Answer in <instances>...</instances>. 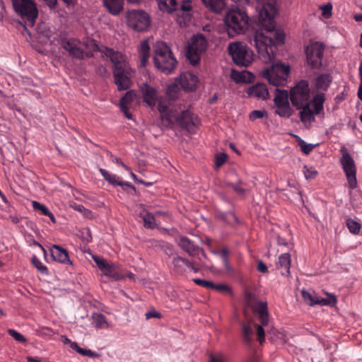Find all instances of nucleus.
I'll return each instance as SVG.
<instances>
[{
	"mask_svg": "<svg viewBox=\"0 0 362 362\" xmlns=\"http://www.w3.org/2000/svg\"><path fill=\"white\" fill-rule=\"evenodd\" d=\"M71 347L82 356H88L90 358H93L97 356V354L93 352L90 349H85L81 348L80 346H78V345L77 344L76 342H72Z\"/></svg>",
	"mask_w": 362,
	"mask_h": 362,
	"instance_id": "nucleus-38",
	"label": "nucleus"
},
{
	"mask_svg": "<svg viewBox=\"0 0 362 362\" xmlns=\"http://www.w3.org/2000/svg\"><path fill=\"white\" fill-rule=\"evenodd\" d=\"M279 267L284 269L281 271L282 275H287L290 273L291 255L288 253H284L279 257Z\"/></svg>",
	"mask_w": 362,
	"mask_h": 362,
	"instance_id": "nucleus-30",
	"label": "nucleus"
},
{
	"mask_svg": "<svg viewBox=\"0 0 362 362\" xmlns=\"http://www.w3.org/2000/svg\"><path fill=\"white\" fill-rule=\"evenodd\" d=\"M172 264L174 267V269L177 272H183V269H182V266L183 265H185V266H191V262L185 259V258H182V257H175L173 258V261H172Z\"/></svg>",
	"mask_w": 362,
	"mask_h": 362,
	"instance_id": "nucleus-35",
	"label": "nucleus"
},
{
	"mask_svg": "<svg viewBox=\"0 0 362 362\" xmlns=\"http://www.w3.org/2000/svg\"><path fill=\"white\" fill-rule=\"evenodd\" d=\"M262 4L259 8L253 42L257 52L265 59L274 57L276 46L284 42L285 34L276 28L274 17L277 13L275 0H257Z\"/></svg>",
	"mask_w": 362,
	"mask_h": 362,
	"instance_id": "nucleus-1",
	"label": "nucleus"
},
{
	"mask_svg": "<svg viewBox=\"0 0 362 362\" xmlns=\"http://www.w3.org/2000/svg\"><path fill=\"white\" fill-rule=\"evenodd\" d=\"M206 39L202 34L194 35L187 49V57L192 65L197 64L200 61L201 54L207 48Z\"/></svg>",
	"mask_w": 362,
	"mask_h": 362,
	"instance_id": "nucleus-11",
	"label": "nucleus"
},
{
	"mask_svg": "<svg viewBox=\"0 0 362 362\" xmlns=\"http://www.w3.org/2000/svg\"><path fill=\"white\" fill-rule=\"evenodd\" d=\"M204 6L215 13H221L226 8L225 0H202Z\"/></svg>",
	"mask_w": 362,
	"mask_h": 362,
	"instance_id": "nucleus-28",
	"label": "nucleus"
},
{
	"mask_svg": "<svg viewBox=\"0 0 362 362\" xmlns=\"http://www.w3.org/2000/svg\"><path fill=\"white\" fill-rule=\"evenodd\" d=\"M209 362H226L223 356H211Z\"/></svg>",
	"mask_w": 362,
	"mask_h": 362,
	"instance_id": "nucleus-58",
	"label": "nucleus"
},
{
	"mask_svg": "<svg viewBox=\"0 0 362 362\" xmlns=\"http://www.w3.org/2000/svg\"><path fill=\"white\" fill-rule=\"evenodd\" d=\"M267 115V112L264 110H253L250 112L249 117L250 119L253 121L257 119L264 117Z\"/></svg>",
	"mask_w": 362,
	"mask_h": 362,
	"instance_id": "nucleus-49",
	"label": "nucleus"
},
{
	"mask_svg": "<svg viewBox=\"0 0 362 362\" xmlns=\"http://www.w3.org/2000/svg\"><path fill=\"white\" fill-rule=\"evenodd\" d=\"M181 88L180 85L176 80L175 83L168 86L166 93L170 100H175L178 96V93Z\"/></svg>",
	"mask_w": 362,
	"mask_h": 362,
	"instance_id": "nucleus-34",
	"label": "nucleus"
},
{
	"mask_svg": "<svg viewBox=\"0 0 362 362\" xmlns=\"http://www.w3.org/2000/svg\"><path fill=\"white\" fill-rule=\"evenodd\" d=\"M264 325H258L257 324L252 322H242V336L244 341L246 344H250L253 340L255 329L258 341L260 344H262L265 339L264 330L262 327Z\"/></svg>",
	"mask_w": 362,
	"mask_h": 362,
	"instance_id": "nucleus-19",
	"label": "nucleus"
},
{
	"mask_svg": "<svg viewBox=\"0 0 362 362\" xmlns=\"http://www.w3.org/2000/svg\"><path fill=\"white\" fill-rule=\"evenodd\" d=\"M227 156L225 153H221L216 157V166L217 168L221 167L226 162Z\"/></svg>",
	"mask_w": 362,
	"mask_h": 362,
	"instance_id": "nucleus-52",
	"label": "nucleus"
},
{
	"mask_svg": "<svg viewBox=\"0 0 362 362\" xmlns=\"http://www.w3.org/2000/svg\"><path fill=\"white\" fill-rule=\"evenodd\" d=\"M332 81V77L330 74H321L315 78V86L317 91H327Z\"/></svg>",
	"mask_w": 362,
	"mask_h": 362,
	"instance_id": "nucleus-27",
	"label": "nucleus"
},
{
	"mask_svg": "<svg viewBox=\"0 0 362 362\" xmlns=\"http://www.w3.org/2000/svg\"><path fill=\"white\" fill-rule=\"evenodd\" d=\"M232 189L238 194H242L244 192V189L242 188L238 184H231L230 185Z\"/></svg>",
	"mask_w": 362,
	"mask_h": 362,
	"instance_id": "nucleus-57",
	"label": "nucleus"
},
{
	"mask_svg": "<svg viewBox=\"0 0 362 362\" xmlns=\"http://www.w3.org/2000/svg\"><path fill=\"white\" fill-rule=\"evenodd\" d=\"M46 216L50 218V220L52 221V223H56V218H55L54 214L50 211L48 212V214H47Z\"/></svg>",
	"mask_w": 362,
	"mask_h": 362,
	"instance_id": "nucleus-64",
	"label": "nucleus"
},
{
	"mask_svg": "<svg viewBox=\"0 0 362 362\" xmlns=\"http://www.w3.org/2000/svg\"><path fill=\"white\" fill-rule=\"evenodd\" d=\"M93 322L98 329H107L109 327L106 317L101 313H94L93 315Z\"/></svg>",
	"mask_w": 362,
	"mask_h": 362,
	"instance_id": "nucleus-32",
	"label": "nucleus"
},
{
	"mask_svg": "<svg viewBox=\"0 0 362 362\" xmlns=\"http://www.w3.org/2000/svg\"><path fill=\"white\" fill-rule=\"evenodd\" d=\"M27 361L28 362H41L40 359L37 358L32 357V356H28L27 357Z\"/></svg>",
	"mask_w": 362,
	"mask_h": 362,
	"instance_id": "nucleus-63",
	"label": "nucleus"
},
{
	"mask_svg": "<svg viewBox=\"0 0 362 362\" xmlns=\"http://www.w3.org/2000/svg\"><path fill=\"white\" fill-rule=\"evenodd\" d=\"M339 151L341 154L340 164L345 173L350 188L354 189L357 186L356 168L354 160L345 146H341Z\"/></svg>",
	"mask_w": 362,
	"mask_h": 362,
	"instance_id": "nucleus-13",
	"label": "nucleus"
},
{
	"mask_svg": "<svg viewBox=\"0 0 362 362\" xmlns=\"http://www.w3.org/2000/svg\"><path fill=\"white\" fill-rule=\"evenodd\" d=\"M150 47L147 41L141 42L139 48V58L141 66H145L149 58Z\"/></svg>",
	"mask_w": 362,
	"mask_h": 362,
	"instance_id": "nucleus-31",
	"label": "nucleus"
},
{
	"mask_svg": "<svg viewBox=\"0 0 362 362\" xmlns=\"http://www.w3.org/2000/svg\"><path fill=\"white\" fill-rule=\"evenodd\" d=\"M158 8L160 11L167 13L177 11L178 22L181 25L182 23L186 25L190 21L191 16L189 12L192 10L191 1L187 0H157Z\"/></svg>",
	"mask_w": 362,
	"mask_h": 362,
	"instance_id": "nucleus-6",
	"label": "nucleus"
},
{
	"mask_svg": "<svg viewBox=\"0 0 362 362\" xmlns=\"http://www.w3.org/2000/svg\"><path fill=\"white\" fill-rule=\"evenodd\" d=\"M247 93L250 97L266 100L269 97V90L264 83H257L247 88Z\"/></svg>",
	"mask_w": 362,
	"mask_h": 362,
	"instance_id": "nucleus-25",
	"label": "nucleus"
},
{
	"mask_svg": "<svg viewBox=\"0 0 362 362\" xmlns=\"http://www.w3.org/2000/svg\"><path fill=\"white\" fill-rule=\"evenodd\" d=\"M274 98V105L276 107L275 113L280 117H289L292 114L288 102V94L286 90L276 88Z\"/></svg>",
	"mask_w": 362,
	"mask_h": 362,
	"instance_id": "nucleus-18",
	"label": "nucleus"
},
{
	"mask_svg": "<svg viewBox=\"0 0 362 362\" xmlns=\"http://www.w3.org/2000/svg\"><path fill=\"white\" fill-rule=\"evenodd\" d=\"M137 94L136 92L134 90H130L127 91L125 95L120 99V105H129L132 102L136 99Z\"/></svg>",
	"mask_w": 362,
	"mask_h": 362,
	"instance_id": "nucleus-36",
	"label": "nucleus"
},
{
	"mask_svg": "<svg viewBox=\"0 0 362 362\" xmlns=\"http://www.w3.org/2000/svg\"><path fill=\"white\" fill-rule=\"evenodd\" d=\"M298 144L301 150V151L305 154V155H308L310 154V153L313 150V148H315V146L314 145H312L310 144H307L305 143V141H303V139H299L298 141Z\"/></svg>",
	"mask_w": 362,
	"mask_h": 362,
	"instance_id": "nucleus-43",
	"label": "nucleus"
},
{
	"mask_svg": "<svg viewBox=\"0 0 362 362\" xmlns=\"http://www.w3.org/2000/svg\"><path fill=\"white\" fill-rule=\"evenodd\" d=\"M327 298H320L319 305H328V306H331V307L335 306V305L337 304V302L336 296L333 294H329V293H327Z\"/></svg>",
	"mask_w": 362,
	"mask_h": 362,
	"instance_id": "nucleus-41",
	"label": "nucleus"
},
{
	"mask_svg": "<svg viewBox=\"0 0 362 362\" xmlns=\"http://www.w3.org/2000/svg\"><path fill=\"white\" fill-rule=\"evenodd\" d=\"M120 108L127 119H132V114L129 111V107L128 105H120Z\"/></svg>",
	"mask_w": 362,
	"mask_h": 362,
	"instance_id": "nucleus-56",
	"label": "nucleus"
},
{
	"mask_svg": "<svg viewBox=\"0 0 362 362\" xmlns=\"http://www.w3.org/2000/svg\"><path fill=\"white\" fill-rule=\"evenodd\" d=\"M93 259L98 267L105 276H110L115 280L121 279L122 276L114 264L109 263L107 260L98 256H94Z\"/></svg>",
	"mask_w": 362,
	"mask_h": 362,
	"instance_id": "nucleus-20",
	"label": "nucleus"
},
{
	"mask_svg": "<svg viewBox=\"0 0 362 362\" xmlns=\"http://www.w3.org/2000/svg\"><path fill=\"white\" fill-rule=\"evenodd\" d=\"M153 62L155 66L165 74H172L177 63L171 49L163 42H157L154 46Z\"/></svg>",
	"mask_w": 362,
	"mask_h": 362,
	"instance_id": "nucleus-4",
	"label": "nucleus"
},
{
	"mask_svg": "<svg viewBox=\"0 0 362 362\" xmlns=\"http://www.w3.org/2000/svg\"><path fill=\"white\" fill-rule=\"evenodd\" d=\"M247 76H249L248 72H246V71H243L241 73L238 72L236 74H233V79L237 83H241V82L247 83V82H248V80L247 79Z\"/></svg>",
	"mask_w": 362,
	"mask_h": 362,
	"instance_id": "nucleus-48",
	"label": "nucleus"
},
{
	"mask_svg": "<svg viewBox=\"0 0 362 362\" xmlns=\"http://www.w3.org/2000/svg\"><path fill=\"white\" fill-rule=\"evenodd\" d=\"M193 281L197 285H199V286L206 288L207 289L211 290V286H213L212 281H206V280L201 279H194Z\"/></svg>",
	"mask_w": 362,
	"mask_h": 362,
	"instance_id": "nucleus-50",
	"label": "nucleus"
},
{
	"mask_svg": "<svg viewBox=\"0 0 362 362\" xmlns=\"http://www.w3.org/2000/svg\"><path fill=\"white\" fill-rule=\"evenodd\" d=\"M224 23L230 37L243 33L250 26L249 18L245 8L229 10L224 17Z\"/></svg>",
	"mask_w": 362,
	"mask_h": 362,
	"instance_id": "nucleus-5",
	"label": "nucleus"
},
{
	"mask_svg": "<svg viewBox=\"0 0 362 362\" xmlns=\"http://www.w3.org/2000/svg\"><path fill=\"white\" fill-rule=\"evenodd\" d=\"M144 226L147 228H154L156 227V220L153 215L151 213H146L143 215Z\"/></svg>",
	"mask_w": 362,
	"mask_h": 362,
	"instance_id": "nucleus-40",
	"label": "nucleus"
},
{
	"mask_svg": "<svg viewBox=\"0 0 362 362\" xmlns=\"http://www.w3.org/2000/svg\"><path fill=\"white\" fill-rule=\"evenodd\" d=\"M158 109L161 115L163 123L171 126L176 123L182 129H185L190 134L195 133L199 123L198 117L189 110H184L180 107V112L177 109L171 107L170 102L160 100Z\"/></svg>",
	"mask_w": 362,
	"mask_h": 362,
	"instance_id": "nucleus-2",
	"label": "nucleus"
},
{
	"mask_svg": "<svg viewBox=\"0 0 362 362\" xmlns=\"http://www.w3.org/2000/svg\"><path fill=\"white\" fill-rule=\"evenodd\" d=\"M221 218L227 223L233 225L238 223V218L234 213L229 211L221 215Z\"/></svg>",
	"mask_w": 362,
	"mask_h": 362,
	"instance_id": "nucleus-42",
	"label": "nucleus"
},
{
	"mask_svg": "<svg viewBox=\"0 0 362 362\" xmlns=\"http://www.w3.org/2000/svg\"><path fill=\"white\" fill-rule=\"evenodd\" d=\"M60 45L74 59H83L85 57H90L91 56L90 53L85 52L83 45L78 39L62 38Z\"/></svg>",
	"mask_w": 362,
	"mask_h": 362,
	"instance_id": "nucleus-15",
	"label": "nucleus"
},
{
	"mask_svg": "<svg viewBox=\"0 0 362 362\" xmlns=\"http://www.w3.org/2000/svg\"><path fill=\"white\" fill-rule=\"evenodd\" d=\"M127 25L134 30H146L150 25V18L147 13L141 10H132L127 16Z\"/></svg>",
	"mask_w": 362,
	"mask_h": 362,
	"instance_id": "nucleus-14",
	"label": "nucleus"
},
{
	"mask_svg": "<svg viewBox=\"0 0 362 362\" xmlns=\"http://www.w3.org/2000/svg\"><path fill=\"white\" fill-rule=\"evenodd\" d=\"M32 263L35 267H36L41 273L46 274L47 273V268L45 266L42 262L37 258L36 257H33L32 258Z\"/></svg>",
	"mask_w": 362,
	"mask_h": 362,
	"instance_id": "nucleus-45",
	"label": "nucleus"
},
{
	"mask_svg": "<svg viewBox=\"0 0 362 362\" xmlns=\"http://www.w3.org/2000/svg\"><path fill=\"white\" fill-rule=\"evenodd\" d=\"M258 272L261 273H267L268 272L267 265L262 261L259 260L257 262V267Z\"/></svg>",
	"mask_w": 362,
	"mask_h": 362,
	"instance_id": "nucleus-55",
	"label": "nucleus"
},
{
	"mask_svg": "<svg viewBox=\"0 0 362 362\" xmlns=\"http://www.w3.org/2000/svg\"><path fill=\"white\" fill-rule=\"evenodd\" d=\"M228 52L238 66H247L252 61V52L242 42L230 43Z\"/></svg>",
	"mask_w": 362,
	"mask_h": 362,
	"instance_id": "nucleus-12",
	"label": "nucleus"
},
{
	"mask_svg": "<svg viewBox=\"0 0 362 362\" xmlns=\"http://www.w3.org/2000/svg\"><path fill=\"white\" fill-rule=\"evenodd\" d=\"M14 11L22 20L33 26L38 16V10L33 0H11Z\"/></svg>",
	"mask_w": 362,
	"mask_h": 362,
	"instance_id": "nucleus-7",
	"label": "nucleus"
},
{
	"mask_svg": "<svg viewBox=\"0 0 362 362\" xmlns=\"http://www.w3.org/2000/svg\"><path fill=\"white\" fill-rule=\"evenodd\" d=\"M324 50L325 46L318 42L307 47L305 50L307 62L313 69H320L322 66Z\"/></svg>",
	"mask_w": 362,
	"mask_h": 362,
	"instance_id": "nucleus-17",
	"label": "nucleus"
},
{
	"mask_svg": "<svg viewBox=\"0 0 362 362\" xmlns=\"http://www.w3.org/2000/svg\"><path fill=\"white\" fill-rule=\"evenodd\" d=\"M244 300L246 305L252 308L261 325H267L269 322V313L267 302L257 300L255 295L248 291H245L244 293Z\"/></svg>",
	"mask_w": 362,
	"mask_h": 362,
	"instance_id": "nucleus-10",
	"label": "nucleus"
},
{
	"mask_svg": "<svg viewBox=\"0 0 362 362\" xmlns=\"http://www.w3.org/2000/svg\"><path fill=\"white\" fill-rule=\"evenodd\" d=\"M309 98L310 88L306 81H300L291 90L290 99L292 105L296 108L310 103Z\"/></svg>",
	"mask_w": 362,
	"mask_h": 362,
	"instance_id": "nucleus-16",
	"label": "nucleus"
},
{
	"mask_svg": "<svg viewBox=\"0 0 362 362\" xmlns=\"http://www.w3.org/2000/svg\"><path fill=\"white\" fill-rule=\"evenodd\" d=\"M346 226L350 233L353 234H359L361 230V224L352 218L346 219Z\"/></svg>",
	"mask_w": 362,
	"mask_h": 362,
	"instance_id": "nucleus-39",
	"label": "nucleus"
},
{
	"mask_svg": "<svg viewBox=\"0 0 362 362\" xmlns=\"http://www.w3.org/2000/svg\"><path fill=\"white\" fill-rule=\"evenodd\" d=\"M124 0H103V3L107 11L113 14H119L123 9ZM128 2L137 4L140 0H127Z\"/></svg>",
	"mask_w": 362,
	"mask_h": 362,
	"instance_id": "nucleus-26",
	"label": "nucleus"
},
{
	"mask_svg": "<svg viewBox=\"0 0 362 362\" xmlns=\"http://www.w3.org/2000/svg\"><path fill=\"white\" fill-rule=\"evenodd\" d=\"M104 54L114 65L113 77L119 90H127L132 84V69L127 62L126 57L112 48L105 47Z\"/></svg>",
	"mask_w": 362,
	"mask_h": 362,
	"instance_id": "nucleus-3",
	"label": "nucleus"
},
{
	"mask_svg": "<svg viewBox=\"0 0 362 362\" xmlns=\"http://www.w3.org/2000/svg\"><path fill=\"white\" fill-rule=\"evenodd\" d=\"M32 206L34 210L40 211L41 214L45 216L48 214V212L49 211L47 207L37 201H33Z\"/></svg>",
	"mask_w": 362,
	"mask_h": 362,
	"instance_id": "nucleus-46",
	"label": "nucleus"
},
{
	"mask_svg": "<svg viewBox=\"0 0 362 362\" xmlns=\"http://www.w3.org/2000/svg\"><path fill=\"white\" fill-rule=\"evenodd\" d=\"M140 88L144 102L149 106H154L157 101L156 90L147 83L142 84Z\"/></svg>",
	"mask_w": 362,
	"mask_h": 362,
	"instance_id": "nucleus-24",
	"label": "nucleus"
},
{
	"mask_svg": "<svg viewBox=\"0 0 362 362\" xmlns=\"http://www.w3.org/2000/svg\"><path fill=\"white\" fill-rule=\"evenodd\" d=\"M145 317L146 320H149L152 317L160 319L161 318L162 315L159 312L156 311L155 309H153L146 313Z\"/></svg>",
	"mask_w": 362,
	"mask_h": 362,
	"instance_id": "nucleus-51",
	"label": "nucleus"
},
{
	"mask_svg": "<svg viewBox=\"0 0 362 362\" xmlns=\"http://www.w3.org/2000/svg\"><path fill=\"white\" fill-rule=\"evenodd\" d=\"M302 296L304 301L310 306L319 305L320 297L317 296L315 293L302 291Z\"/></svg>",
	"mask_w": 362,
	"mask_h": 362,
	"instance_id": "nucleus-33",
	"label": "nucleus"
},
{
	"mask_svg": "<svg viewBox=\"0 0 362 362\" xmlns=\"http://www.w3.org/2000/svg\"><path fill=\"white\" fill-rule=\"evenodd\" d=\"M8 219L13 223H18L19 222V218L15 215H9Z\"/></svg>",
	"mask_w": 362,
	"mask_h": 362,
	"instance_id": "nucleus-59",
	"label": "nucleus"
},
{
	"mask_svg": "<svg viewBox=\"0 0 362 362\" xmlns=\"http://www.w3.org/2000/svg\"><path fill=\"white\" fill-rule=\"evenodd\" d=\"M8 334L12 337L15 340L21 343H26L27 339L21 333L18 332L15 329H9L7 331Z\"/></svg>",
	"mask_w": 362,
	"mask_h": 362,
	"instance_id": "nucleus-44",
	"label": "nucleus"
},
{
	"mask_svg": "<svg viewBox=\"0 0 362 362\" xmlns=\"http://www.w3.org/2000/svg\"><path fill=\"white\" fill-rule=\"evenodd\" d=\"M99 172L103 177V178L108 182L109 184L113 186H120L125 190V187H129L135 189V187L128 182L122 181L120 177L116 175L110 173L107 170L103 168H99Z\"/></svg>",
	"mask_w": 362,
	"mask_h": 362,
	"instance_id": "nucleus-23",
	"label": "nucleus"
},
{
	"mask_svg": "<svg viewBox=\"0 0 362 362\" xmlns=\"http://www.w3.org/2000/svg\"><path fill=\"white\" fill-rule=\"evenodd\" d=\"M222 259L228 258V251L227 249L224 248L221 252Z\"/></svg>",
	"mask_w": 362,
	"mask_h": 362,
	"instance_id": "nucleus-62",
	"label": "nucleus"
},
{
	"mask_svg": "<svg viewBox=\"0 0 362 362\" xmlns=\"http://www.w3.org/2000/svg\"><path fill=\"white\" fill-rule=\"evenodd\" d=\"M303 173L307 180H314L318 175V172L314 167L306 165L303 166Z\"/></svg>",
	"mask_w": 362,
	"mask_h": 362,
	"instance_id": "nucleus-37",
	"label": "nucleus"
},
{
	"mask_svg": "<svg viewBox=\"0 0 362 362\" xmlns=\"http://www.w3.org/2000/svg\"><path fill=\"white\" fill-rule=\"evenodd\" d=\"M325 95L322 93L314 96L310 103L303 105L299 109L300 120L303 123L312 122L315 120V115L320 114L323 110Z\"/></svg>",
	"mask_w": 362,
	"mask_h": 362,
	"instance_id": "nucleus-8",
	"label": "nucleus"
},
{
	"mask_svg": "<svg viewBox=\"0 0 362 362\" xmlns=\"http://www.w3.org/2000/svg\"><path fill=\"white\" fill-rule=\"evenodd\" d=\"M290 73L289 66L282 63L273 64L271 69L264 71L263 76L274 86H284Z\"/></svg>",
	"mask_w": 362,
	"mask_h": 362,
	"instance_id": "nucleus-9",
	"label": "nucleus"
},
{
	"mask_svg": "<svg viewBox=\"0 0 362 362\" xmlns=\"http://www.w3.org/2000/svg\"><path fill=\"white\" fill-rule=\"evenodd\" d=\"M211 290L216 291L222 293H226L230 292V289L228 286L224 284H214L213 283V286H211Z\"/></svg>",
	"mask_w": 362,
	"mask_h": 362,
	"instance_id": "nucleus-47",
	"label": "nucleus"
},
{
	"mask_svg": "<svg viewBox=\"0 0 362 362\" xmlns=\"http://www.w3.org/2000/svg\"><path fill=\"white\" fill-rule=\"evenodd\" d=\"M51 257L54 261L64 264L73 265L69 259L68 251L62 246L53 245L49 248Z\"/></svg>",
	"mask_w": 362,
	"mask_h": 362,
	"instance_id": "nucleus-21",
	"label": "nucleus"
},
{
	"mask_svg": "<svg viewBox=\"0 0 362 362\" xmlns=\"http://www.w3.org/2000/svg\"><path fill=\"white\" fill-rule=\"evenodd\" d=\"M231 1L235 4H238L240 6L248 4V3H249V0H231Z\"/></svg>",
	"mask_w": 362,
	"mask_h": 362,
	"instance_id": "nucleus-60",
	"label": "nucleus"
},
{
	"mask_svg": "<svg viewBox=\"0 0 362 362\" xmlns=\"http://www.w3.org/2000/svg\"><path fill=\"white\" fill-rule=\"evenodd\" d=\"M177 81L182 89L192 91L196 89L198 78L190 72H186L182 74Z\"/></svg>",
	"mask_w": 362,
	"mask_h": 362,
	"instance_id": "nucleus-22",
	"label": "nucleus"
},
{
	"mask_svg": "<svg viewBox=\"0 0 362 362\" xmlns=\"http://www.w3.org/2000/svg\"><path fill=\"white\" fill-rule=\"evenodd\" d=\"M321 9H322V15L325 17L329 18V16H332V6L331 5V4H328L327 5L323 6L321 8Z\"/></svg>",
	"mask_w": 362,
	"mask_h": 362,
	"instance_id": "nucleus-53",
	"label": "nucleus"
},
{
	"mask_svg": "<svg viewBox=\"0 0 362 362\" xmlns=\"http://www.w3.org/2000/svg\"><path fill=\"white\" fill-rule=\"evenodd\" d=\"M178 244L189 255H194L196 250H198V247L187 237H181Z\"/></svg>",
	"mask_w": 362,
	"mask_h": 362,
	"instance_id": "nucleus-29",
	"label": "nucleus"
},
{
	"mask_svg": "<svg viewBox=\"0 0 362 362\" xmlns=\"http://www.w3.org/2000/svg\"><path fill=\"white\" fill-rule=\"evenodd\" d=\"M74 209H75L76 211H79V212H81V213H83V215H84L85 216H86V217H88V216H89V215H90V214H91V211H90V210H88V209H86V208H85L83 205H81V204H78V205H76V206L74 207Z\"/></svg>",
	"mask_w": 362,
	"mask_h": 362,
	"instance_id": "nucleus-54",
	"label": "nucleus"
},
{
	"mask_svg": "<svg viewBox=\"0 0 362 362\" xmlns=\"http://www.w3.org/2000/svg\"><path fill=\"white\" fill-rule=\"evenodd\" d=\"M44 1H46L47 5L50 8L54 7L56 6V4H57V0H44Z\"/></svg>",
	"mask_w": 362,
	"mask_h": 362,
	"instance_id": "nucleus-61",
	"label": "nucleus"
}]
</instances>
